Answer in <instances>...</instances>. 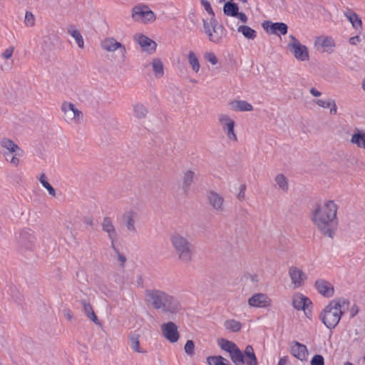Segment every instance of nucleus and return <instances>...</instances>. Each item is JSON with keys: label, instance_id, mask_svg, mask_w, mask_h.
<instances>
[{"label": "nucleus", "instance_id": "obj_42", "mask_svg": "<svg viewBox=\"0 0 365 365\" xmlns=\"http://www.w3.org/2000/svg\"><path fill=\"white\" fill-rule=\"evenodd\" d=\"M188 61L195 73H197L200 70V63L195 53L190 51L188 53Z\"/></svg>", "mask_w": 365, "mask_h": 365}, {"label": "nucleus", "instance_id": "obj_31", "mask_svg": "<svg viewBox=\"0 0 365 365\" xmlns=\"http://www.w3.org/2000/svg\"><path fill=\"white\" fill-rule=\"evenodd\" d=\"M195 172L192 170L185 171L182 178V188L187 192L194 181Z\"/></svg>", "mask_w": 365, "mask_h": 365}, {"label": "nucleus", "instance_id": "obj_64", "mask_svg": "<svg viewBox=\"0 0 365 365\" xmlns=\"http://www.w3.org/2000/svg\"><path fill=\"white\" fill-rule=\"evenodd\" d=\"M227 26L230 27V29L234 30V27L231 26L228 24H227Z\"/></svg>", "mask_w": 365, "mask_h": 365}, {"label": "nucleus", "instance_id": "obj_18", "mask_svg": "<svg viewBox=\"0 0 365 365\" xmlns=\"http://www.w3.org/2000/svg\"><path fill=\"white\" fill-rule=\"evenodd\" d=\"M161 330L164 337L168 339L170 342H176L179 339V333L178 331V327L173 322H168L163 324L161 326Z\"/></svg>", "mask_w": 365, "mask_h": 365}, {"label": "nucleus", "instance_id": "obj_36", "mask_svg": "<svg viewBox=\"0 0 365 365\" xmlns=\"http://www.w3.org/2000/svg\"><path fill=\"white\" fill-rule=\"evenodd\" d=\"M230 356L235 365H244V354L237 347L230 354Z\"/></svg>", "mask_w": 365, "mask_h": 365}, {"label": "nucleus", "instance_id": "obj_62", "mask_svg": "<svg viewBox=\"0 0 365 365\" xmlns=\"http://www.w3.org/2000/svg\"><path fill=\"white\" fill-rule=\"evenodd\" d=\"M361 86H362L364 91L365 92V79L363 80Z\"/></svg>", "mask_w": 365, "mask_h": 365}, {"label": "nucleus", "instance_id": "obj_61", "mask_svg": "<svg viewBox=\"0 0 365 365\" xmlns=\"http://www.w3.org/2000/svg\"><path fill=\"white\" fill-rule=\"evenodd\" d=\"M66 316L67 317V318L68 319H72V314H71L70 312H67V313L66 314Z\"/></svg>", "mask_w": 365, "mask_h": 365}, {"label": "nucleus", "instance_id": "obj_63", "mask_svg": "<svg viewBox=\"0 0 365 365\" xmlns=\"http://www.w3.org/2000/svg\"><path fill=\"white\" fill-rule=\"evenodd\" d=\"M344 365H354L353 364L350 363V362H346L344 364Z\"/></svg>", "mask_w": 365, "mask_h": 365}, {"label": "nucleus", "instance_id": "obj_55", "mask_svg": "<svg viewBox=\"0 0 365 365\" xmlns=\"http://www.w3.org/2000/svg\"><path fill=\"white\" fill-rule=\"evenodd\" d=\"M359 313V307L356 304L352 305L350 309V317L351 318L354 317Z\"/></svg>", "mask_w": 365, "mask_h": 365}, {"label": "nucleus", "instance_id": "obj_38", "mask_svg": "<svg viewBox=\"0 0 365 365\" xmlns=\"http://www.w3.org/2000/svg\"><path fill=\"white\" fill-rule=\"evenodd\" d=\"M225 327L232 332H237L242 329V324L235 319H228L225 322Z\"/></svg>", "mask_w": 365, "mask_h": 365}, {"label": "nucleus", "instance_id": "obj_3", "mask_svg": "<svg viewBox=\"0 0 365 365\" xmlns=\"http://www.w3.org/2000/svg\"><path fill=\"white\" fill-rule=\"evenodd\" d=\"M170 242L179 262L189 264L194 255V247L188 237L175 231L170 235Z\"/></svg>", "mask_w": 365, "mask_h": 365}, {"label": "nucleus", "instance_id": "obj_40", "mask_svg": "<svg viewBox=\"0 0 365 365\" xmlns=\"http://www.w3.org/2000/svg\"><path fill=\"white\" fill-rule=\"evenodd\" d=\"M218 344L222 349L227 351L230 354L236 349L237 346L232 341L221 339L218 341Z\"/></svg>", "mask_w": 365, "mask_h": 365}, {"label": "nucleus", "instance_id": "obj_5", "mask_svg": "<svg viewBox=\"0 0 365 365\" xmlns=\"http://www.w3.org/2000/svg\"><path fill=\"white\" fill-rule=\"evenodd\" d=\"M202 24L204 31L210 42L215 44L223 43L226 37V31L222 25L219 24L215 17L202 19Z\"/></svg>", "mask_w": 365, "mask_h": 365}, {"label": "nucleus", "instance_id": "obj_2", "mask_svg": "<svg viewBox=\"0 0 365 365\" xmlns=\"http://www.w3.org/2000/svg\"><path fill=\"white\" fill-rule=\"evenodd\" d=\"M349 301L340 298L331 301L320 314V319L328 329H334L339 324L344 310L347 309Z\"/></svg>", "mask_w": 365, "mask_h": 365}, {"label": "nucleus", "instance_id": "obj_30", "mask_svg": "<svg viewBox=\"0 0 365 365\" xmlns=\"http://www.w3.org/2000/svg\"><path fill=\"white\" fill-rule=\"evenodd\" d=\"M81 304L83 307V312L86 317L93 322L96 324H99L100 322L97 316L93 310V308L89 302L86 300H81Z\"/></svg>", "mask_w": 365, "mask_h": 365}, {"label": "nucleus", "instance_id": "obj_49", "mask_svg": "<svg viewBox=\"0 0 365 365\" xmlns=\"http://www.w3.org/2000/svg\"><path fill=\"white\" fill-rule=\"evenodd\" d=\"M324 361L322 355L316 354L311 360V365H324Z\"/></svg>", "mask_w": 365, "mask_h": 365}, {"label": "nucleus", "instance_id": "obj_27", "mask_svg": "<svg viewBox=\"0 0 365 365\" xmlns=\"http://www.w3.org/2000/svg\"><path fill=\"white\" fill-rule=\"evenodd\" d=\"M231 109L235 111H251L253 106L246 101L237 100L230 102Z\"/></svg>", "mask_w": 365, "mask_h": 365}, {"label": "nucleus", "instance_id": "obj_47", "mask_svg": "<svg viewBox=\"0 0 365 365\" xmlns=\"http://www.w3.org/2000/svg\"><path fill=\"white\" fill-rule=\"evenodd\" d=\"M185 351L187 354L192 356L194 354L195 344L192 340H187L185 345Z\"/></svg>", "mask_w": 365, "mask_h": 365}, {"label": "nucleus", "instance_id": "obj_11", "mask_svg": "<svg viewBox=\"0 0 365 365\" xmlns=\"http://www.w3.org/2000/svg\"><path fill=\"white\" fill-rule=\"evenodd\" d=\"M101 48L107 52L119 51L121 58L124 60L126 57V48L120 42L117 41L113 37L106 38L101 42Z\"/></svg>", "mask_w": 365, "mask_h": 365}, {"label": "nucleus", "instance_id": "obj_46", "mask_svg": "<svg viewBox=\"0 0 365 365\" xmlns=\"http://www.w3.org/2000/svg\"><path fill=\"white\" fill-rule=\"evenodd\" d=\"M205 59L212 65H216L218 62L215 54L212 51L206 52L204 55Z\"/></svg>", "mask_w": 365, "mask_h": 365}, {"label": "nucleus", "instance_id": "obj_29", "mask_svg": "<svg viewBox=\"0 0 365 365\" xmlns=\"http://www.w3.org/2000/svg\"><path fill=\"white\" fill-rule=\"evenodd\" d=\"M245 364L247 365H257V359L252 346L247 345L245 349L244 354Z\"/></svg>", "mask_w": 365, "mask_h": 365}, {"label": "nucleus", "instance_id": "obj_56", "mask_svg": "<svg viewBox=\"0 0 365 365\" xmlns=\"http://www.w3.org/2000/svg\"><path fill=\"white\" fill-rule=\"evenodd\" d=\"M235 17H237L238 19H240L242 22L246 23L247 21V16L245 13L242 12H237V15H236Z\"/></svg>", "mask_w": 365, "mask_h": 365}, {"label": "nucleus", "instance_id": "obj_45", "mask_svg": "<svg viewBox=\"0 0 365 365\" xmlns=\"http://www.w3.org/2000/svg\"><path fill=\"white\" fill-rule=\"evenodd\" d=\"M24 23L26 26H33L35 24V19L33 14L30 11H26L25 14Z\"/></svg>", "mask_w": 365, "mask_h": 365}, {"label": "nucleus", "instance_id": "obj_24", "mask_svg": "<svg viewBox=\"0 0 365 365\" xmlns=\"http://www.w3.org/2000/svg\"><path fill=\"white\" fill-rule=\"evenodd\" d=\"M347 20L351 23L352 27L356 30L361 31L362 29V21L359 15L350 9H347L344 12Z\"/></svg>", "mask_w": 365, "mask_h": 365}, {"label": "nucleus", "instance_id": "obj_43", "mask_svg": "<svg viewBox=\"0 0 365 365\" xmlns=\"http://www.w3.org/2000/svg\"><path fill=\"white\" fill-rule=\"evenodd\" d=\"M39 181L41 183V185H43V187H45L47 190V191L48 192V193L51 196L54 197L56 195V190H55V189L48 182L47 178H46V175L44 173H42L40 175Z\"/></svg>", "mask_w": 365, "mask_h": 365}, {"label": "nucleus", "instance_id": "obj_20", "mask_svg": "<svg viewBox=\"0 0 365 365\" xmlns=\"http://www.w3.org/2000/svg\"><path fill=\"white\" fill-rule=\"evenodd\" d=\"M181 304L175 297L169 294L166 301L160 309L167 314H175L181 310Z\"/></svg>", "mask_w": 365, "mask_h": 365}, {"label": "nucleus", "instance_id": "obj_50", "mask_svg": "<svg viewBox=\"0 0 365 365\" xmlns=\"http://www.w3.org/2000/svg\"><path fill=\"white\" fill-rule=\"evenodd\" d=\"M319 107L323 108H328L330 107V99L324 100V99H317L314 101Z\"/></svg>", "mask_w": 365, "mask_h": 365}, {"label": "nucleus", "instance_id": "obj_17", "mask_svg": "<svg viewBox=\"0 0 365 365\" xmlns=\"http://www.w3.org/2000/svg\"><path fill=\"white\" fill-rule=\"evenodd\" d=\"M262 28L269 34L277 36L285 35L287 33L288 27L286 24L282 22L272 23L269 21H264Z\"/></svg>", "mask_w": 365, "mask_h": 365}, {"label": "nucleus", "instance_id": "obj_54", "mask_svg": "<svg viewBox=\"0 0 365 365\" xmlns=\"http://www.w3.org/2000/svg\"><path fill=\"white\" fill-rule=\"evenodd\" d=\"M245 189H246V185H241L240 187V192L237 195V198L239 200H244L245 199Z\"/></svg>", "mask_w": 365, "mask_h": 365}, {"label": "nucleus", "instance_id": "obj_39", "mask_svg": "<svg viewBox=\"0 0 365 365\" xmlns=\"http://www.w3.org/2000/svg\"><path fill=\"white\" fill-rule=\"evenodd\" d=\"M209 365H231L229 361L221 356H211L207 358Z\"/></svg>", "mask_w": 365, "mask_h": 365}, {"label": "nucleus", "instance_id": "obj_25", "mask_svg": "<svg viewBox=\"0 0 365 365\" xmlns=\"http://www.w3.org/2000/svg\"><path fill=\"white\" fill-rule=\"evenodd\" d=\"M292 354L300 361L307 359V349L304 344L295 341L291 346Z\"/></svg>", "mask_w": 365, "mask_h": 365}, {"label": "nucleus", "instance_id": "obj_32", "mask_svg": "<svg viewBox=\"0 0 365 365\" xmlns=\"http://www.w3.org/2000/svg\"><path fill=\"white\" fill-rule=\"evenodd\" d=\"M275 185L277 187L284 192H287L289 190V180L287 178L282 174H277L274 178Z\"/></svg>", "mask_w": 365, "mask_h": 365}, {"label": "nucleus", "instance_id": "obj_16", "mask_svg": "<svg viewBox=\"0 0 365 365\" xmlns=\"http://www.w3.org/2000/svg\"><path fill=\"white\" fill-rule=\"evenodd\" d=\"M314 288L319 294L327 298H330L334 294L333 284L324 279H317L314 282Z\"/></svg>", "mask_w": 365, "mask_h": 365}, {"label": "nucleus", "instance_id": "obj_51", "mask_svg": "<svg viewBox=\"0 0 365 365\" xmlns=\"http://www.w3.org/2000/svg\"><path fill=\"white\" fill-rule=\"evenodd\" d=\"M14 51V47L9 46L2 53L1 56L4 59H9L13 55Z\"/></svg>", "mask_w": 365, "mask_h": 365}, {"label": "nucleus", "instance_id": "obj_44", "mask_svg": "<svg viewBox=\"0 0 365 365\" xmlns=\"http://www.w3.org/2000/svg\"><path fill=\"white\" fill-rule=\"evenodd\" d=\"M131 348L138 353H142L143 351L140 349V342L138 336H133L130 339Z\"/></svg>", "mask_w": 365, "mask_h": 365}, {"label": "nucleus", "instance_id": "obj_12", "mask_svg": "<svg viewBox=\"0 0 365 365\" xmlns=\"http://www.w3.org/2000/svg\"><path fill=\"white\" fill-rule=\"evenodd\" d=\"M218 120L227 138L232 141H237V137L235 133V121L227 114H220Z\"/></svg>", "mask_w": 365, "mask_h": 365}, {"label": "nucleus", "instance_id": "obj_1", "mask_svg": "<svg viewBox=\"0 0 365 365\" xmlns=\"http://www.w3.org/2000/svg\"><path fill=\"white\" fill-rule=\"evenodd\" d=\"M338 205L334 200H324L316 205L312 211V220L317 230L324 236L333 238L338 227Z\"/></svg>", "mask_w": 365, "mask_h": 365}, {"label": "nucleus", "instance_id": "obj_28", "mask_svg": "<svg viewBox=\"0 0 365 365\" xmlns=\"http://www.w3.org/2000/svg\"><path fill=\"white\" fill-rule=\"evenodd\" d=\"M66 30L67 33L75 39L77 45L83 48L84 47V41L79 30H78L74 25H68Z\"/></svg>", "mask_w": 365, "mask_h": 365}, {"label": "nucleus", "instance_id": "obj_9", "mask_svg": "<svg viewBox=\"0 0 365 365\" xmlns=\"http://www.w3.org/2000/svg\"><path fill=\"white\" fill-rule=\"evenodd\" d=\"M168 296V293L160 289H150L145 291V301L158 310L162 308Z\"/></svg>", "mask_w": 365, "mask_h": 365}, {"label": "nucleus", "instance_id": "obj_53", "mask_svg": "<svg viewBox=\"0 0 365 365\" xmlns=\"http://www.w3.org/2000/svg\"><path fill=\"white\" fill-rule=\"evenodd\" d=\"M330 114L336 115L337 113V107L334 100L330 99Z\"/></svg>", "mask_w": 365, "mask_h": 365}, {"label": "nucleus", "instance_id": "obj_48", "mask_svg": "<svg viewBox=\"0 0 365 365\" xmlns=\"http://www.w3.org/2000/svg\"><path fill=\"white\" fill-rule=\"evenodd\" d=\"M201 4L203 6L205 10L211 16V17H215L214 11L207 0H201Z\"/></svg>", "mask_w": 365, "mask_h": 365}, {"label": "nucleus", "instance_id": "obj_35", "mask_svg": "<svg viewBox=\"0 0 365 365\" xmlns=\"http://www.w3.org/2000/svg\"><path fill=\"white\" fill-rule=\"evenodd\" d=\"M239 7L237 4L227 1L224 4L223 12L226 16L235 17L237 15Z\"/></svg>", "mask_w": 365, "mask_h": 365}, {"label": "nucleus", "instance_id": "obj_59", "mask_svg": "<svg viewBox=\"0 0 365 365\" xmlns=\"http://www.w3.org/2000/svg\"><path fill=\"white\" fill-rule=\"evenodd\" d=\"M250 278L251 282L253 284H257V282L259 281L257 274H250Z\"/></svg>", "mask_w": 365, "mask_h": 365}, {"label": "nucleus", "instance_id": "obj_14", "mask_svg": "<svg viewBox=\"0 0 365 365\" xmlns=\"http://www.w3.org/2000/svg\"><path fill=\"white\" fill-rule=\"evenodd\" d=\"M288 273L295 289L303 286L307 279V275L301 269L294 266L289 268Z\"/></svg>", "mask_w": 365, "mask_h": 365}, {"label": "nucleus", "instance_id": "obj_10", "mask_svg": "<svg viewBox=\"0 0 365 365\" xmlns=\"http://www.w3.org/2000/svg\"><path fill=\"white\" fill-rule=\"evenodd\" d=\"M209 205L217 214H221L225 210V198L217 192L210 190L207 194Z\"/></svg>", "mask_w": 365, "mask_h": 365}, {"label": "nucleus", "instance_id": "obj_23", "mask_svg": "<svg viewBox=\"0 0 365 365\" xmlns=\"http://www.w3.org/2000/svg\"><path fill=\"white\" fill-rule=\"evenodd\" d=\"M135 38L144 51L150 53H153L155 51L157 45L155 42L150 38L140 34L138 37L135 36Z\"/></svg>", "mask_w": 365, "mask_h": 365}, {"label": "nucleus", "instance_id": "obj_6", "mask_svg": "<svg viewBox=\"0 0 365 365\" xmlns=\"http://www.w3.org/2000/svg\"><path fill=\"white\" fill-rule=\"evenodd\" d=\"M289 41L287 48L294 58L299 61H307L309 59L308 48L293 35L289 36Z\"/></svg>", "mask_w": 365, "mask_h": 365}, {"label": "nucleus", "instance_id": "obj_15", "mask_svg": "<svg viewBox=\"0 0 365 365\" xmlns=\"http://www.w3.org/2000/svg\"><path fill=\"white\" fill-rule=\"evenodd\" d=\"M248 304L251 307H269L272 306V299L265 294L257 293L249 298Z\"/></svg>", "mask_w": 365, "mask_h": 365}, {"label": "nucleus", "instance_id": "obj_4", "mask_svg": "<svg viewBox=\"0 0 365 365\" xmlns=\"http://www.w3.org/2000/svg\"><path fill=\"white\" fill-rule=\"evenodd\" d=\"M2 155L6 162L17 167L20 165V158L24 155V150L13 140L4 138L0 141Z\"/></svg>", "mask_w": 365, "mask_h": 365}, {"label": "nucleus", "instance_id": "obj_58", "mask_svg": "<svg viewBox=\"0 0 365 365\" xmlns=\"http://www.w3.org/2000/svg\"><path fill=\"white\" fill-rule=\"evenodd\" d=\"M309 92L314 97H319L322 95V93L320 91H319L317 89H316L315 88H312L309 90Z\"/></svg>", "mask_w": 365, "mask_h": 365}, {"label": "nucleus", "instance_id": "obj_13", "mask_svg": "<svg viewBox=\"0 0 365 365\" xmlns=\"http://www.w3.org/2000/svg\"><path fill=\"white\" fill-rule=\"evenodd\" d=\"M139 218V213L137 210L130 209L125 211L122 215V220L128 232L135 234L137 230L135 222Z\"/></svg>", "mask_w": 365, "mask_h": 365}, {"label": "nucleus", "instance_id": "obj_19", "mask_svg": "<svg viewBox=\"0 0 365 365\" xmlns=\"http://www.w3.org/2000/svg\"><path fill=\"white\" fill-rule=\"evenodd\" d=\"M102 230L107 233L108 237L111 242V247L115 250V242L117 239L118 234L113 225L112 220L108 217H105L101 223Z\"/></svg>", "mask_w": 365, "mask_h": 365}, {"label": "nucleus", "instance_id": "obj_34", "mask_svg": "<svg viewBox=\"0 0 365 365\" xmlns=\"http://www.w3.org/2000/svg\"><path fill=\"white\" fill-rule=\"evenodd\" d=\"M315 43L317 45L321 46L322 48H324V51L327 52L335 46L334 39L328 36L317 38L316 39Z\"/></svg>", "mask_w": 365, "mask_h": 365}, {"label": "nucleus", "instance_id": "obj_52", "mask_svg": "<svg viewBox=\"0 0 365 365\" xmlns=\"http://www.w3.org/2000/svg\"><path fill=\"white\" fill-rule=\"evenodd\" d=\"M116 254H117V257H118V260L120 262V266L122 267H124V264L126 262V257L125 256H124L123 255H122L121 253H120V252L118 251V250L115 247V250H113Z\"/></svg>", "mask_w": 365, "mask_h": 365}, {"label": "nucleus", "instance_id": "obj_21", "mask_svg": "<svg viewBox=\"0 0 365 365\" xmlns=\"http://www.w3.org/2000/svg\"><path fill=\"white\" fill-rule=\"evenodd\" d=\"M17 239L19 244L27 250L31 249L36 242L35 237L30 230L21 231Z\"/></svg>", "mask_w": 365, "mask_h": 365}, {"label": "nucleus", "instance_id": "obj_7", "mask_svg": "<svg viewBox=\"0 0 365 365\" xmlns=\"http://www.w3.org/2000/svg\"><path fill=\"white\" fill-rule=\"evenodd\" d=\"M132 18L135 21L148 24L155 21L156 16L148 6L140 4L134 6L132 9Z\"/></svg>", "mask_w": 365, "mask_h": 365}, {"label": "nucleus", "instance_id": "obj_57", "mask_svg": "<svg viewBox=\"0 0 365 365\" xmlns=\"http://www.w3.org/2000/svg\"><path fill=\"white\" fill-rule=\"evenodd\" d=\"M349 41L351 45H356L360 42V38L359 36H356L350 38Z\"/></svg>", "mask_w": 365, "mask_h": 365}, {"label": "nucleus", "instance_id": "obj_33", "mask_svg": "<svg viewBox=\"0 0 365 365\" xmlns=\"http://www.w3.org/2000/svg\"><path fill=\"white\" fill-rule=\"evenodd\" d=\"M153 71L156 78H160L164 75V66L162 61L158 58H155L151 62Z\"/></svg>", "mask_w": 365, "mask_h": 365}, {"label": "nucleus", "instance_id": "obj_26", "mask_svg": "<svg viewBox=\"0 0 365 365\" xmlns=\"http://www.w3.org/2000/svg\"><path fill=\"white\" fill-rule=\"evenodd\" d=\"M309 304L310 299L302 294H295L292 297V305L297 310H304Z\"/></svg>", "mask_w": 365, "mask_h": 365}, {"label": "nucleus", "instance_id": "obj_37", "mask_svg": "<svg viewBox=\"0 0 365 365\" xmlns=\"http://www.w3.org/2000/svg\"><path fill=\"white\" fill-rule=\"evenodd\" d=\"M237 31L247 39H254L257 36L256 31L248 26H240L237 28Z\"/></svg>", "mask_w": 365, "mask_h": 365}, {"label": "nucleus", "instance_id": "obj_41", "mask_svg": "<svg viewBox=\"0 0 365 365\" xmlns=\"http://www.w3.org/2000/svg\"><path fill=\"white\" fill-rule=\"evenodd\" d=\"M133 112L136 118H143L146 116L148 110L144 105L141 103H137L133 106Z\"/></svg>", "mask_w": 365, "mask_h": 365}, {"label": "nucleus", "instance_id": "obj_60", "mask_svg": "<svg viewBox=\"0 0 365 365\" xmlns=\"http://www.w3.org/2000/svg\"><path fill=\"white\" fill-rule=\"evenodd\" d=\"M287 357L280 358L277 365H287Z\"/></svg>", "mask_w": 365, "mask_h": 365}, {"label": "nucleus", "instance_id": "obj_22", "mask_svg": "<svg viewBox=\"0 0 365 365\" xmlns=\"http://www.w3.org/2000/svg\"><path fill=\"white\" fill-rule=\"evenodd\" d=\"M350 143L359 148L365 150V130L355 128L351 136Z\"/></svg>", "mask_w": 365, "mask_h": 365}, {"label": "nucleus", "instance_id": "obj_8", "mask_svg": "<svg viewBox=\"0 0 365 365\" xmlns=\"http://www.w3.org/2000/svg\"><path fill=\"white\" fill-rule=\"evenodd\" d=\"M61 110L63 113V119L69 124H78L83 120V113L71 102H63Z\"/></svg>", "mask_w": 365, "mask_h": 365}]
</instances>
